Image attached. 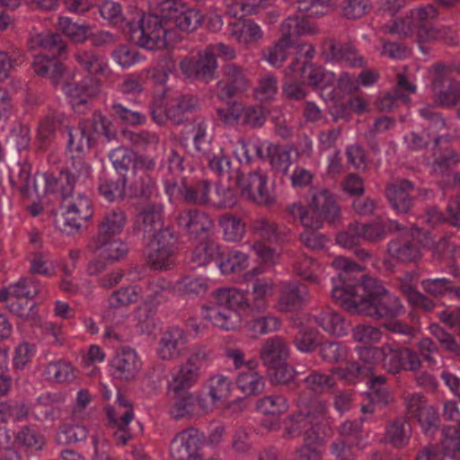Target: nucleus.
<instances>
[{
  "label": "nucleus",
  "mask_w": 460,
  "mask_h": 460,
  "mask_svg": "<svg viewBox=\"0 0 460 460\" xmlns=\"http://www.w3.org/2000/svg\"><path fill=\"white\" fill-rule=\"evenodd\" d=\"M332 264L341 270L339 278L343 282L342 287L332 288V296L345 310L374 320L393 319L401 314L399 298L376 279L363 274V268L356 262L339 256Z\"/></svg>",
  "instance_id": "1"
},
{
  "label": "nucleus",
  "mask_w": 460,
  "mask_h": 460,
  "mask_svg": "<svg viewBox=\"0 0 460 460\" xmlns=\"http://www.w3.org/2000/svg\"><path fill=\"white\" fill-rule=\"evenodd\" d=\"M270 285L262 279H256L252 292L244 294L235 288H221L215 292L216 305L208 308L205 316L215 326L223 330H234L241 322L239 312L251 316L267 309L265 295Z\"/></svg>",
  "instance_id": "2"
},
{
  "label": "nucleus",
  "mask_w": 460,
  "mask_h": 460,
  "mask_svg": "<svg viewBox=\"0 0 460 460\" xmlns=\"http://www.w3.org/2000/svg\"><path fill=\"white\" fill-rule=\"evenodd\" d=\"M184 7L180 0H163L159 4L161 14L143 13L137 24L128 23L130 40L148 50L165 49L172 38L168 25Z\"/></svg>",
  "instance_id": "3"
},
{
  "label": "nucleus",
  "mask_w": 460,
  "mask_h": 460,
  "mask_svg": "<svg viewBox=\"0 0 460 460\" xmlns=\"http://www.w3.org/2000/svg\"><path fill=\"white\" fill-rule=\"evenodd\" d=\"M40 45L45 49L53 52V55L35 57L31 64L35 74L49 78L54 86L71 80L72 73L55 55L57 53L61 57L66 49V43L63 40L62 36L59 33H49L40 40Z\"/></svg>",
  "instance_id": "4"
},
{
  "label": "nucleus",
  "mask_w": 460,
  "mask_h": 460,
  "mask_svg": "<svg viewBox=\"0 0 460 460\" xmlns=\"http://www.w3.org/2000/svg\"><path fill=\"white\" fill-rule=\"evenodd\" d=\"M148 238L145 252L147 264L155 270L173 268L178 250V237L173 230L165 227Z\"/></svg>",
  "instance_id": "5"
},
{
  "label": "nucleus",
  "mask_w": 460,
  "mask_h": 460,
  "mask_svg": "<svg viewBox=\"0 0 460 460\" xmlns=\"http://www.w3.org/2000/svg\"><path fill=\"white\" fill-rule=\"evenodd\" d=\"M196 381L175 376L169 383V395L172 401L170 414L174 419H181L199 414L204 410L202 401L190 392Z\"/></svg>",
  "instance_id": "6"
},
{
  "label": "nucleus",
  "mask_w": 460,
  "mask_h": 460,
  "mask_svg": "<svg viewBox=\"0 0 460 460\" xmlns=\"http://www.w3.org/2000/svg\"><path fill=\"white\" fill-rule=\"evenodd\" d=\"M236 184L241 196L258 206L272 207L276 203L273 191L268 187V177L258 172L243 174L236 170Z\"/></svg>",
  "instance_id": "7"
},
{
  "label": "nucleus",
  "mask_w": 460,
  "mask_h": 460,
  "mask_svg": "<svg viewBox=\"0 0 460 460\" xmlns=\"http://www.w3.org/2000/svg\"><path fill=\"white\" fill-rule=\"evenodd\" d=\"M176 223L189 239L202 241L197 251H202V244L211 241L209 235L215 224L208 213L197 208L185 209L178 214Z\"/></svg>",
  "instance_id": "8"
},
{
  "label": "nucleus",
  "mask_w": 460,
  "mask_h": 460,
  "mask_svg": "<svg viewBox=\"0 0 460 460\" xmlns=\"http://www.w3.org/2000/svg\"><path fill=\"white\" fill-rule=\"evenodd\" d=\"M179 66L187 78L208 84L215 78L217 62L215 53L207 49L196 56L184 58Z\"/></svg>",
  "instance_id": "9"
},
{
  "label": "nucleus",
  "mask_w": 460,
  "mask_h": 460,
  "mask_svg": "<svg viewBox=\"0 0 460 460\" xmlns=\"http://www.w3.org/2000/svg\"><path fill=\"white\" fill-rule=\"evenodd\" d=\"M453 66H446L443 62L435 63L429 70L430 89L433 93L434 105L447 107L457 81L450 77Z\"/></svg>",
  "instance_id": "10"
},
{
  "label": "nucleus",
  "mask_w": 460,
  "mask_h": 460,
  "mask_svg": "<svg viewBox=\"0 0 460 460\" xmlns=\"http://www.w3.org/2000/svg\"><path fill=\"white\" fill-rule=\"evenodd\" d=\"M312 225L322 227L323 221L334 223L340 217V208L333 195L327 190L314 193L308 204Z\"/></svg>",
  "instance_id": "11"
},
{
  "label": "nucleus",
  "mask_w": 460,
  "mask_h": 460,
  "mask_svg": "<svg viewBox=\"0 0 460 460\" xmlns=\"http://www.w3.org/2000/svg\"><path fill=\"white\" fill-rule=\"evenodd\" d=\"M409 418L416 419L426 435L434 434L439 428L440 420L436 409L423 396L412 394L407 399Z\"/></svg>",
  "instance_id": "12"
},
{
  "label": "nucleus",
  "mask_w": 460,
  "mask_h": 460,
  "mask_svg": "<svg viewBox=\"0 0 460 460\" xmlns=\"http://www.w3.org/2000/svg\"><path fill=\"white\" fill-rule=\"evenodd\" d=\"M223 80L218 83V98L225 101L243 93L250 87V80L243 68L235 64L222 66Z\"/></svg>",
  "instance_id": "13"
},
{
  "label": "nucleus",
  "mask_w": 460,
  "mask_h": 460,
  "mask_svg": "<svg viewBox=\"0 0 460 460\" xmlns=\"http://www.w3.org/2000/svg\"><path fill=\"white\" fill-rule=\"evenodd\" d=\"M421 362L416 351L410 348L393 349L385 346L384 349L383 367L391 374H398L402 370L416 371Z\"/></svg>",
  "instance_id": "14"
},
{
  "label": "nucleus",
  "mask_w": 460,
  "mask_h": 460,
  "mask_svg": "<svg viewBox=\"0 0 460 460\" xmlns=\"http://www.w3.org/2000/svg\"><path fill=\"white\" fill-rule=\"evenodd\" d=\"M141 360L136 351L129 348L117 350L111 360V375L114 378L129 382L136 378L141 369Z\"/></svg>",
  "instance_id": "15"
},
{
  "label": "nucleus",
  "mask_w": 460,
  "mask_h": 460,
  "mask_svg": "<svg viewBox=\"0 0 460 460\" xmlns=\"http://www.w3.org/2000/svg\"><path fill=\"white\" fill-rule=\"evenodd\" d=\"M202 251L208 258L218 259L217 264L225 274L240 272L247 266V256L244 253L238 251L221 252L213 241L203 243Z\"/></svg>",
  "instance_id": "16"
},
{
  "label": "nucleus",
  "mask_w": 460,
  "mask_h": 460,
  "mask_svg": "<svg viewBox=\"0 0 460 460\" xmlns=\"http://www.w3.org/2000/svg\"><path fill=\"white\" fill-rule=\"evenodd\" d=\"M197 435L182 431L171 443L170 455L173 460H202L203 453Z\"/></svg>",
  "instance_id": "17"
},
{
  "label": "nucleus",
  "mask_w": 460,
  "mask_h": 460,
  "mask_svg": "<svg viewBox=\"0 0 460 460\" xmlns=\"http://www.w3.org/2000/svg\"><path fill=\"white\" fill-rule=\"evenodd\" d=\"M387 252L394 260L403 264L417 265L422 258L418 242L408 236L390 241L387 244Z\"/></svg>",
  "instance_id": "18"
},
{
  "label": "nucleus",
  "mask_w": 460,
  "mask_h": 460,
  "mask_svg": "<svg viewBox=\"0 0 460 460\" xmlns=\"http://www.w3.org/2000/svg\"><path fill=\"white\" fill-rule=\"evenodd\" d=\"M164 207L161 204H147L136 216L135 231L143 232L148 237L163 230Z\"/></svg>",
  "instance_id": "19"
},
{
  "label": "nucleus",
  "mask_w": 460,
  "mask_h": 460,
  "mask_svg": "<svg viewBox=\"0 0 460 460\" xmlns=\"http://www.w3.org/2000/svg\"><path fill=\"white\" fill-rule=\"evenodd\" d=\"M314 427L326 414V403L320 397L309 393H302L297 399V411Z\"/></svg>",
  "instance_id": "20"
},
{
  "label": "nucleus",
  "mask_w": 460,
  "mask_h": 460,
  "mask_svg": "<svg viewBox=\"0 0 460 460\" xmlns=\"http://www.w3.org/2000/svg\"><path fill=\"white\" fill-rule=\"evenodd\" d=\"M184 332L178 326L168 327L159 341V357L163 360L176 359L181 356V346L184 343Z\"/></svg>",
  "instance_id": "21"
},
{
  "label": "nucleus",
  "mask_w": 460,
  "mask_h": 460,
  "mask_svg": "<svg viewBox=\"0 0 460 460\" xmlns=\"http://www.w3.org/2000/svg\"><path fill=\"white\" fill-rule=\"evenodd\" d=\"M92 239L88 244V249L93 252H99V257L107 261H117L124 258L128 252V247L126 243L117 238H104L100 240Z\"/></svg>",
  "instance_id": "22"
},
{
  "label": "nucleus",
  "mask_w": 460,
  "mask_h": 460,
  "mask_svg": "<svg viewBox=\"0 0 460 460\" xmlns=\"http://www.w3.org/2000/svg\"><path fill=\"white\" fill-rule=\"evenodd\" d=\"M412 190L413 184L410 181L401 180L387 187L386 197L395 210L408 213L413 204Z\"/></svg>",
  "instance_id": "23"
},
{
  "label": "nucleus",
  "mask_w": 460,
  "mask_h": 460,
  "mask_svg": "<svg viewBox=\"0 0 460 460\" xmlns=\"http://www.w3.org/2000/svg\"><path fill=\"white\" fill-rule=\"evenodd\" d=\"M307 293L305 284L297 282L284 284L279 298L280 310L289 312L301 308Z\"/></svg>",
  "instance_id": "24"
},
{
  "label": "nucleus",
  "mask_w": 460,
  "mask_h": 460,
  "mask_svg": "<svg viewBox=\"0 0 460 460\" xmlns=\"http://www.w3.org/2000/svg\"><path fill=\"white\" fill-rule=\"evenodd\" d=\"M172 21L170 22V25H168V28L172 31V38L169 39V43L173 42L176 39L175 29L191 33L195 31L203 22V16L199 10L187 7L180 10L177 17H172Z\"/></svg>",
  "instance_id": "25"
},
{
  "label": "nucleus",
  "mask_w": 460,
  "mask_h": 460,
  "mask_svg": "<svg viewBox=\"0 0 460 460\" xmlns=\"http://www.w3.org/2000/svg\"><path fill=\"white\" fill-rule=\"evenodd\" d=\"M210 181L208 180H202L190 185L182 183L179 188L178 192L185 203L193 206L204 207L210 205Z\"/></svg>",
  "instance_id": "26"
},
{
  "label": "nucleus",
  "mask_w": 460,
  "mask_h": 460,
  "mask_svg": "<svg viewBox=\"0 0 460 460\" xmlns=\"http://www.w3.org/2000/svg\"><path fill=\"white\" fill-rule=\"evenodd\" d=\"M230 35L245 47L256 44L263 36L261 27L251 19L230 23Z\"/></svg>",
  "instance_id": "27"
},
{
  "label": "nucleus",
  "mask_w": 460,
  "mask_h": 460,
  "mask_svg": "<svg viewBox=\"0 0 460 460\" xmlns=\"http://www.w3.org/2000/svg\"><path fill=\"white\" fill-rule=\"evenodd\" d=\"M288 357V348L285 341L279 336L265 341L260 349V358L267 367L279 365Z\"/></svg>",
  "instance_id": "28"
},
{
  "label": "nucleus",
  "mask_w": 460,
  "mask_h": 460,
  "mask_svg": "<svg viewBox=\"0 0 460 460\" xmlns=\"http://www.w3.org/2000/svg\"><path fill=\"white\" fill-rule=\"evenodd\" d=\"M280 31L283 38L295 44L299 36L315 34L318 32V30L307 17L293 15L284 21L281 24Z\"/></svg>",
  "instance_id": "29"
},
{
  "label": "nucleus",
  "mask_w": 460,
  "mask_h": 460,
  "mask_svg": "<svg viewBox=\"0 0 460 460\" xmlns=\"http://www.w3.org/2000/svg\"><path fill=\"white\" fill-rule=\"evenodd\" d=\"M125 224L126 215L122 210L107 213L99 222L98 233L92 239H97L99 243L104 238H116L122 232Z\"/></svg>",
  "instance_id": "30"
},
{
  "label": "nucleus",
  "mask_w": 460,
  "mask_h": 460,
  "mask_svg": "<svg viewBox=\"0 0 460 460\" xmlns=\"http://www.w3.org/2000/svg\"><path fill=\"white\" fill-rule=\"evenodd\" d=\"M198 105V98L192 95H181L171 100L166 108V117L175 125L182 124L188 119L186 113L195 111Z\"/></svg>",
  "instance_id": "31"
},
{
  "label": "nucleus",
  "mask_w": 460,
  "mask_h": 460,
  "mask_svg": "<svg viewBox=\"0 0 460 460\" xmlns=\"http://www.w3.org/2000/svg\"><path fill=\"white\" fill-rule=\"evenodd\" d=\"M45 180L49 192H60L63 199L72 196L76 183L75 173L70 169H62L58 175L46 173Z\"/></svg>",
  "instance_id": "32"
},
{
  "label": "nucleus",
  "mask_w": 460,
  "mask_h": 460,
  "mask_svg": "<svg viewBox=\"0 0 460 460\" xmlns=\"http://www.w3.org/2000/svg\"><path fill=\"white\" fill-rule=\"evenodd\" d=\"M209 355L210 351L205 347L194 348L187 362L181 366L175 376L197 382L199 369L208 360Z\"/></svg>",
  "instance_id": "33"
},
{
  "label": "nucleus",
  "mask_w": 460,
  "mask_h": 460,
  "mask_svg": "<svg viewBox=\"0 0 460 460\" xmlns=\"http://www.w3.org/2000/svg\"><path fill=\"white\" fill-rule=\"evenodd\" d=\"M128 177L111 173V178L101 180L98 191L108 201L122 200L126 198Z\"/></svg>",
  "instance_id": "34"
},
{
  "label": "nucleus",
  "mask_w": 460,
  "mask_h": 460,
  "mask_svg": "<svg viewBox=\"0 0 460 460\" xmlns=\"http://www.w3.org/2000/svg\"><path fill=\"white\" fill-rule=\"evenodd\" d=\"M112 168L110 172L116 175L128 177L130 168H133V159H135V152L126 146H119L111 150L108 155Z\"/></svg>",
  "instance_id": "35"
},
{
  "label": "nucleus",
  "mask_w": 460,
  "mask_h": 460,
  "mask_svg": "<svg viewBox=\"0 0 460 460\" xmlns=\"http://www.w3.org/2000/svg\"><path fill=\"white\" fill-rule=\"evenodd\" d=\"M410 437V423L402 418H397L387 426L384 440L394 447H402L408 444Z\"/></svg>",
  "instance_id": "36"
},
{
  "label": "nucleus",
  "mask_w": 460,
  "mask_h": 460,
  "mask_svg": "<svg viewBox=\"0 0 460 460\" xmlns=\"http://www.w3.org/2000/svg\"><path fill=\"white\" fill-rule=\"evenodd\" d=\"M111 116L128 125H140L146 121V117L137 110L136 102H115L111 106Z\"/></svg>",
  "instance_id": "37"
},
{
  "label": "nucleus",
  "mask_w": 460,
  "mask_h": 460,
  "mask_svg": "<svg viewBox=\"0 0 460 460\" xmlns=\"http://www.w3.org/2000/svg\"><path fill=\"white\" fill-rule=\"evenodd\" d=\"M315 323L321 326L325 332L336 335L342 336L347 333V324L344 318L338 313L326 309L314 316Z\"/></svg>",
  "instance_id": "38"
},
{
  "label": "nucleus",
  "mask_w": 460,
  "mask_h": 460,
  "mask_svg": "<svg viewBox=\"0 0 460 460\" xmlns=\"http://www.w3.org/2000/svg\"><path fill=\"white\" fill-rule=\"evenodd\" d=\"M443 137L438 136L434 139L433 157L435 170H439L441 173H445L451 167L456 165L460 162V155L451 148H445L442 151L440 142Z\"/></svg>",
  "instance_id": "39"
},
{
  "label": "nucleus",
  "mask_w": 460,
  "mask_h": 460,
  "mask_svg": "<svg viewBox=\"0 0 460 460\" xmlns=\"http://www.w3.org/2000/svg\"><path fill=\"white\" fill-rule=\"evenodd\" d=\"M48 380L54 383H71L76 379L75 368L65 360L49 362L45 368Z\"/></svg>",
  "instance_id": "40"
},
{
  "label": "nucleus",
  "mask_w": 460,
  "mask_h": 460,
  "mask_svg": "<svg viewBox=\"0 0 460 460\" xmlns=\"http://www.w3.org/2000/svg\"><path fill=\"white\" fill-rule=\"evenodd\" d=\"M314 427L310 422L296 412L289 415L285 422L283 438L285 439H295L301 435H305V442L309 441L311 438L310 432L314 433Z\"/></svg>",
  "instance_id": "41"
},
{
  "label": "nucleus",
  "mask_w": 460,
  "mask_h": 460,
  "mask_svg": "<svg viewBox=\"0 0 460 460\" xmlns=\"http://www.w3.org/2000/svg\"><path fill=\"white\" fill-rule=\"evenodd\" d=\"M371 369V367L363 366L358 361H348L344 367H333L331 372L348 384H356L367 377Z\"/></svg>",
  "instance_id": "42"
},
{
  "label": "nucleus",
  "mask_w": 460,
  "mask_h": 460,
  "mask_svg": "<svg viewBox=\"0 0 460 460\" xmlns=\"http://www.w3.org/2000/svg\"><path fill=\"white\" fill-rule=\"evenodd\" d=\"M91 129H93L91 123H80L75 132L69 131L68 146L71 148L74 146L78 152L91 149L95 144V139L90 132Z\"/></svg>",
  "instance_id": "43"
},
{
  "label": "nucleus",
  "mask_w": 460,
  "mask_h": 460,
  "mask_svg": "<svg viewBox=\"0 0 460 460\" xmlns=\"http://www.w3.org/2000/svg\"><path fill=\"white\" fill-rule=\"evenodd\" d=\"M442 434L443 438L436 445L443 457L460 459V437L454 433L451 427L444 428L442 429Z\"/></svg>",
  "instance_id": "44"
},
{
  "label": "nucleus",
  "mask_w": 460,
  "mask_h": 460,
  "mask_svg": "<svg viewBox=\"0 0 460 460\" xmlns=\"http://www.w3.org/2000/svg\"><path fill=\"white\" fill-rule=\"evenodd\" d=\"M236 384L238 388L246 395H257L264 390L265 383L257 372H246L238 376Z\"/></svg>",
  "instance_id": "45"
},
{
  "label": "nucleus",
  "mask_w": 460,
  "mask_h": 460,
  "mask_svg": "<svg viewBox=\"0 0 460 460\" xmlns=\"http://www.w3.org/2000/svg\"><path fill=\"white\" fill-rule=\"evenodd\" d=\"M88 436L86 427L80 424H63L57 432V441L60 445H69L84 441Z\"/></svg>",
  "instance_id": "46"
},
{
  "label": "nucleus",
  "mask_w": 460,
  "mask_h": 460,
  "mask_svg": "<svg viewBox=\"0 0 460 460\" xmlns=\"http://www.w3.org/2000/svg\"><path fill=\"white\" fill-rule=\"evenodd\" d=\"M307 70H309L306 75L307 84L312 89H324L330 85L331 83L327 80V73L323 66H317L310 61H304L300 66V71L302 74H305Z\"/></svg>",
  "instance_id": "47"
},
{
  "label": "nucleus",
  "mask_w": 460,
  "mask_h": 460,
  "mask_svg": "<svg viewBox=\"0 0 460 460\" xmlns=\"http://www.w3.org/2000/svg\"><path fill=\"white\" fill-rule=\"evenodd\" d=\"M367 403H362L360 411L363 413H374L376 408L382 409L392 402L393 397L386 388L370 387L367 394Z\"/></svg>",
  "instance_id": "48"
},
{
  "label": "nucleus",
  "mask_w": 460,
  "mask_h": 460,
  "mask_svg": "<svg viewBox=\"0 0 460 460\" xmlns=\"http://www.w3.org/2000/svg\"><path fill=\"white\" fill-rule=\"evenodd\" d=\"M58 27L67 38L76 43L87 40L91 31V26L72 22L67 17L59 18Z\"/></svg>",
  "instance_id": "49"
},
{
  "label": "nucleus",
  "mask_w": 460,
  "mask_h": 460,
  "mask_svg": "<svg viewBox=\"0 0 460 460\" xmlns=\"http://www.w3.org/2000/svg\"><path fill=\"white\" fill-rule=\"evenodd\" d=\"M89 218H82L78 208H73L70 204L58 220V226L61 232L71 234L78 232L82 227V223L86 222Z\"/></svg>",
  "instance_id": "50"
},
{
  "label": "nucleus",
  "mask_w": 460,
  "mask_h": 460,
  "mask_svg": "<svg viewBox=\"0 0 460 460\" xmlns=\"http://www.w3.org/2000/svg\"><path fill=\"white\" fill-rule=\"evenodd\" d=\"M65 115L53 111L48 113L39 125V137L42 142L50 141L57 129L63 124Z\"/></svg>",
  "instance_id": "51"
},
{
  "label": "nucleus",
  "mask_w": 460,
  "mask_h": 460,
  "mask_svg": "<svg viewBox=\"0 0 460 460\" xmlns=\"http://www.w3.org/2000/svg\"><path fill=\"white\" fill-rule=\"evenodd\" d=\"M226 240L235 242L240 240L245 233V224L234 215H224L219 220Z\"/></svg>",
  "instance_id": "52"
},
{
  "label": "nucleus",
  "mask_w": 460,
  "mask_h": 460,
  "mask_svg": "<svg viewBox=\"0 0 460 460\" xmlns=\"http://www.w3.org/2000/svg\"><path fill=\"white\" fill-rule=\"evenodd\" d=\"M232 381L222 375H217L209 380V396L214 402H224L229 399Z\"/></svg>",
  "instance_id": "53"
},
{
  "label": "nucleus",
  "mask_w": 460,
  "mask_h": 460,
  "mask_svg": "<svg viewBox=\"0 0 460 460\" xmlns=\"http://www.w3.org/2000/svg\"><path fill=\"white\" fill-rule=\"evenodd\" d=\"M256 409L264 415H280L288 411V405L283 396L271 395L258 400Z\"/></svg>",
  "instance_id": "54"
},
{
  "label": "nucleus",
  "mask_w": 460,
  "mask_h": 460,
  "mask_svg": "<svg viewBox=\"0 0 460 460\" xmlns=\"http://www.w3.org/2000/svg\"><path fill=\"white\" fill-rule=\"evenodd\" d=\"M280 325L277 317L271 315L252 316V319L246 323V326L253 335H262L276 332Z\"/></svg>",
  "instance_id": "55"
},
{
  "label": "nucleus",
  "mask_w": 460,
  "mask_h": 460,
  "mask_svg": "<svg viewBox=\"0 0 460 460\" xmlns=\"http://www.w3.org/2000/svg\"><path fill=\"white\" fill-rule=\"evenodd\" d=\"M242 124L251 128H261L266 121L267 111L264 107L249 106L241 108Z\"/></svg>",
  "instance_id": "56"
},
{
  "label": "nucleus",
  "mask_w": 460,
  "mask_h": 460,
  "mask_svg": "<svg viewBox=\"0 0 460 460\" xmlns=\"http://www.w3.org/2000/svg\"><path fill=\"white\" fill-rule=\"evenodd\" d=\"M268 155L272 167L287 175L290 165V152L283 146L270 145Z\"/></svg>",
  "instance_id": "57"
},
{
  "label": "nucleus",
  "mask_w": 460,
  "mask_h": 460,
  "mask_svg": "<svg viewBox=\"0 0 460 460\" xmlns=\"http://www.w3.org/2000/svg\"><path fill=\"white\" fill-rule=\"evenodd\" d=\"M138 294L134 287L121 288L114 291L110 298L109 305L111 308H120L137 303Z\"/></svg>",
  "instance_id": "58"
},
{
  "label": "nucleus",
  "mask_w": 460,
  "mask_h": 460,
  "mask_svg": "<svg viewBox=\"0 0 460 460\" xmlns=\"http://www.w3.org/2000/svg\"><path fill=\"white\" fill-rule=\"evenodd\" d=\"M293 45L285 38L281 37L273 47L264 52V58L274 66L279 67L287 58V50Z\"/></svg>",
  "instance_id": "59"
},
{
  "label": "nucleus",
  "mask_w": 460,
  "mask_h": 460,
  "mask_svg": "<svg viewBox=\"0 0 460 460\" xmlns=\"http://www.w3.org/2000/svg\"><path fill=\"white\" fill-rule=\"evenodd\" d=\"M75 58L80 66L90 74L98 75L103 72L105 65L93 51H78Z\"/></svg>",
  "instance_id": "60"
},
{
  "label": "nucleus",
  "mask_w": 460,
  "mask_h": 460,
  "mask_svg": "<svg viewBox=\"0 0 460 460\" xmlns=\"http://www.w3.org/2000/svg\"><path fill=\"white\" fill-rule=\"evenodd\" d=\"M28 409L23 403L0 402V421L8 422L26 418Z\"/></svg>",
  "instance_id": "61"
},
{
  "label": "nucleus",
  "mask_w": 460,
  "mask_h": 460,
  "mask_svg": "<svg viewBox=\"0 0 460 460\" xmlns=\"http://www.w3.org/2000/svg\"><path fill=\"white\" fill-rule=\"evenodd\" d=\"M305 230L300 234L301 243L309 249L319 250L323 249L325 243L328 241L326 235L321 234L319 229L321 227L304 226Z\"/></svg>",
  "instance_id": "62"
},
{
  "label": "nucleus",
  "mask_w": 460,
  "mask_h": 460,
  "mask_svg": "<svg viewBox=\"0 0 460 460\" xmlns=\"http://www.w3.org/2000/svg\"><path fill=\"white\" fill-rule=\"evenodd\" d=\"M454 280L446 278H430L421 281V287L433 296H442L453 288Z\"/></svg>",
  "instance_id": "63"
},
{
  "label": "nucleus",
  "mask_w": 460,
  "mask_h": 460,
  "mask_svg": "<svg viewBox=\"0 0 460 460\" xmlns=\"http://www.w3.org/2000/svg\"><path fill=\"white\" fill-rule=\"evenodd\" d=\"M237 202L235 190L230 187H217L216 195L210 199V205L217 208H231Z\"/></svg>",
  "instance_id": "64"
}]
</instances>
